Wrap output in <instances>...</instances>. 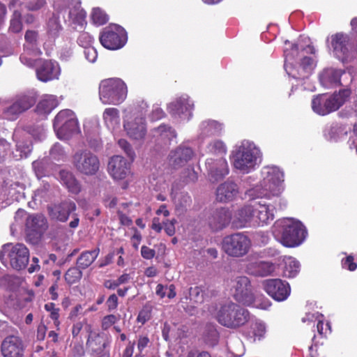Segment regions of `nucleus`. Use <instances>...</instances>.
I'll use <instances>...</instances> for the list:
<instances>
[{"mask_svg":"<svg viewBox=\"0 0 357 357\" xmlns=\"http://www.w3.org/2000/svg\"><path fill=\"white\" fill-rule=\"evenodd\" d=\"M273 234L284 246L293 248L304 241L307 231L301 222L293 218H283L275 222Z\"/></svg>","mask_w":357,"mask_h":357,"instance_id":"obj_4","label":"nucleus"},{"mask_svg":"<svg viewBox=\"0 0 357 357\" xmlns=\"http://www.w3.org/2000/svg\"><path fill=\"white\" fill-rule=\"evenodd\" d=\"M16 152L18 154H15V156H27L31 153L32 150V145L30 142L28 141H19L16 144Z\"/></svg>","mask_w":357,"mask_h":357,"instance_id":"obj_51","label":"nucleus"},{"mask_svg":"<svg viewBox=\"0 0 357 357\" xmlns=\"http://www.w3.org/2000/svg\"><path fill=\"white\" fill-rule=\"evenodd\" d=\"M40 36L37 30L27 29L24 33V49L35 53H42L40 48Z\"/></svg>","mask_w":357,"mask_h":357,"instance_id":"obj_34","label":"nucleus"},{"mask_svg":"<svg viewBox=\"0 0 357 357\" xmlns=\"http://www.w3.org/2000/svg\"><path fill=\"white\" fill-rule=\"evenodd\" d=\"M84 54L85 59L90 63H95L98 58V52L93 47L84 48Z\"/></svg>","mask_w":357,"mask_h":357,"instance_id":"obj_58","label":"nucleus"},{"mask_svg":"<svg viewBox=\"0 0 357 357\" xmlns=\"http://www.w3.org/2000/svg\"><path fill=\"white\" fill-rule=\"evenodd\" d=\"M61 74V68L56 61H45L36 70L37 78L43 82L58 79Z\"/></svg>","mask_w":357,"mask_h":357,"instance_id":"obj_24","label":"nucleus"},{"mask_svg":"<svg viewBox=\"0 0 357 357\" xmlns=\"http://www.w3.org/2000/svg\"><path fill=\"white\" fill-rule=\"evenodd\" d=\"M54 7L75 29H83L86 25V12L82 8L79 0H56Z\"/></svg>","mask_w":357,"mask_h":357,"instance_id":"obj_8","label":"nucleus"},{"mask_svg":"<svg viewBox=\"0 0 357 357\" xmlns=\"http://www.w3.org/2000/svg\"><path fill=\"white\" fill-rule=\"evenodd\" d=\"M232 156H259L260 149L250 140H243L236 143L231 151Z\"/></svg>","mask_w":357,"mask_h":357,"instance_id":"obj_29","label":"nucleus"},{"mask_svg":"<svg viewBox=\"0 0 357 357\" xmlns=\"http://www.w3.org/2000/svg\"><path fill=\"white\" fill-rule=\"evenodd\" d=\"M273 271L274 266L268 261H255L250 262L247 266V271L255 276H267L273 273Z\"/></svg>","mask_w":357,"mask_h":357,"instance_id":"obj_33","label":"nucleus"},{"mask_svg":"<svg viewBox=\"0 0 357 357\" xmlns=\"http://www.w3.org/2000/svg\"><path fill=\"white\" fill-rule=\"evenodd\" d=\"M350 95V91L344 89L338 93L329 96L319 94L312 100V110L317 114L324 116L338 109Z\"/></svg>","mask_w":357,"mask_h":357,"instance_id":"obj_9","label":"nucleus"},{"mask_svg":"<svg viewBox=\"0 0 357 357\" xmlns=\"http://www.w3.org/2000/svg\"><path fill=\"white\" fill-rule=\"evenodd\" d=\"M29 259V250L21 243L3 245L0 251V260L2 264L6 266L9 263L15 270L24 269L28 264Z\"/></svg>","mask_w":357,"mask_h":357,"instance_id":"obj_10","label":"nucleus"},{"mask_svg":"<svg viewBox=\"0 0 357 357\" xmlns=\"http://www.w3.org/2000/svg\"><path fill=\"white\" fill-rule=\"evenodd\" d=\"M32 165L38 178H41L46 175L47 165L42 160H35Z\"/></svg>","mask_w":357,"mask_h":357,"instance_id":"obj_54","label":"nucleus"},{"mask_svg":"<svg viewBox=\"0 0 357 357\" xmlns=\"http://www.w3.org/2000/svg\"><path fill=\"white\" fill-rule=\"evenodd\" d=\"M132 158H110L108 172L115 180H122L130 173Z\"/></svg>","mask_w":357,"mask_h":357,"instance_id":"obj_20","label":"nucleus"},{"mask_svg":"<svg viewBox=\"0 0 357 357\" xmlns=\"http://www.w3.org/2000/svg\"><path fill=\"white\" fill-rule=\"evenodd\" d=\"M153 138L157 143L154 148L155 153H162V149H165L169 142L176 137V133L172 127L162 124L151 130Z\"/></svg>","mask_w":357,"mask_h":357,"instance_id":"obj_16","label":"nucleus"},{"mask_svg":"<svg viewBox=\"0 0 357 357\" xmlns=\"http://www.w3.org/2000/svg\"><path fill=\"white\" fill-rule=\"evenodd\" d=\"M258 158H236L234 160V167L241 172L245 174L255 169L261 161H257Z\"/></svg>","mask_w":357,"mask_h":357,"instance_id":"obj_39","label":"nucleus"},{"mask_svg":"<svg viewBox=\"0 0 357 357\" xmlns=\"http://www.w3.org/2000/svg\"><path fill=\"white\" fill-rule=\"evenodd\" d=\"M91 19L96 26L105 24L109 18L106 13L100 8H93L91 13Z\"/></svg>","mask_w":357,"mask_h":357,"instance_id":"obj_46","label":"nucleus"},{"mask_svg":"<svg viewBox=\"0 0 357 357\" xmlns=\"http://www.w3.org/2000/svg\"><path fill=\"white\" fill-rule=\"evenodd\" d=\"M206 165L209 180L213 183L222 180L229 174L227 162L224 158H208Z\"/></svg>","mask_w":357,"mask_h":357,"instance_id":"obj_19","label":"nucleus"},{"mask_svg":"<svg viewBox=\"0 0 357 357\" xmlns=\"http://www.w3.org/2000/svg\"><path fill=\"white\" fill-rule=\"evenodd\" d=\"M102 118L105 126L109 130H114L120 125L119 111L116 108H106L103 112Z\"/></svg>","mask_w":357,"mask_h":357,"instance_id":"obj_38","label":"nucleus"},{"mask_svg":"<svg viewBox=\"0 0 357 357\" xmlns=\"http://www.w3.org/2000/svg\"><path fill=\"white\" fill-rule=\"evenodd\" d=\"M190 294L191 296L195 297L197 302L201 303L204 301V292L201 287L191 288Z\"/></svg>","mask_w":357,"mask_h":357,"instance_id":"obj_63","label":"nucleus"},{"mask_svg":"<svg viewBox=\"0 0 357 357\" xmlns=\"http://www.w3.org/2000/svg\"><path fill=\"white\" fill-rule=\"evenodd\" d=\"M167 109L174 119L188 122L193 115L194 102L188 94H181L169 102Z\"/></svg>","mask_w":357,"mask_h":357,"instance_id":"obj_13","label":"nucleus"},{"mask_svg":"<svg viewBox=\"0 0 357 357\" xmlns=\"http://www.w3.org/2000/svg\"><path fill=\"white\" fill-rule=\"evenodd\" d=\"M99 98L104 105H119L128 96L126 82L118 77L107 78L99 84Z\"/></svg>","mask_w":357,"mask_h":357,"instance_id":"obj_5","label":"nucleus"},{"mask_svg":"<svg viewBox=\"0 0 357 357\" xmlns=\"http://www.w3.org/2000/svg\"><path fill=\"white\" fill-rule=\"evenodd\" d=\"M93 42V38L87 32L82 33L77 39L78 44L84 48L92 47Z\"/></svg>","mask_w":357,"mask_h":357,"instance_id":"obj_55","label":"nucleus"},{"mask_svg":"<svg viewBox=\"0 0 357 357\" xmlns=\"http://www.w3.org/2000/svg\"><path fill=\"white\" fill-rule=\"evenodd\" d=\"M264 286L267 294L277 301L286 300L290 294L289 284L280 279L268 280Z\"/></svg>","mask_w":357,"mask_h":357,"instance_id":"obj_17","label":"nucleus"},{"mask_svg":"<svg viewBox=\"0 0 357 357\" xmlns=\"http://www.w3.org/2000/svg\"><path fill=\"white\" fill-rule=\"evenodd\" d=\"M42 53H33L30 51H26L23 48V52L20 56L21 63L28 67H32L35 64L36 59L40 56Z\"/></svg>","mask_w":357,"mask_h":357,"instance_id":"obj_47","label":"nucleus"},{"mask_svg":"<svg viewBox=\"0 0 357 357\" xmlns=\"http://www.w3.org/2000/svg\"><path fill=\"white\" fill-rule=\"evenodd\" d=\"M231 291L235 300L245 305H252L257 308L266 310L270 306L268 301L259 303L258 298H255L250 288L249 279L245 276H238L231 281Z\"/></svg>","mask_w":357,"mask_h":357,"instance_id":"obj_7","label":"nucleus"},{"mask_svg":"<svg viewBox=\"0 0 357 357\" xmlns=\"http://www.w3.org/2000/svg\"><path fill=\"white\" fill-rule=\"evenodd\" d=\"M29 132L35 138L38 140H42L45 138L46 135V129L42 125L37 126L29 130Z\"/></svg>","mask_w":357,"mask_h":357,"instance_id":"obj_56","label":"nucleus"},{"mask_svg":"<svg viewBox=\"0 0 357 357\" xmlns=\"http://www.w3.org/2000/svg\"><path fill=\"white\" fill-rule=\"evenodd\" d=\"M259 184L246 191V195L252 199L278 197L284 190V173L277 166H266L261 171Z\"/></svg>","mask_w":357,"mask_h":357,"instance_id":"obj_2","label":"nucleus"},{"mask_svg":"<svg viewBox=\"0 0 357 357\" xmlns=\"http://www.w3.org/2000/svg\"><path fill=\"white\" fill-rule=\"evenodd\" d=\"M86 345L93 351L98 352L107 346V342L104 337L96 332L90 331Z\"/></svg>","mask_w":357,"mask_h":357,"instance_id":"obj_40","label":"nucleus"},{"mask_svg":"<svg viewBox=\"0 0 357 357\" xmlns=\"http://www.w3.org/2000/svg\"><path fill=\"white\" fill-rule=\"evenodd\" d=\"M45 309L50 312V317L54 321L56 325L59 324V309L55 307V305L53 303H49L45 305Z\"/></svg>","mask_w":357,"mask_h":357,"instance_id":"obj_57","label":"nucleus"},{"mask_svg":"<svg viewBox=\"0 0 357 357\" xmlns=\"http://www.w3.org/2000/svg\"><path fill=\"white\" fill-rule=\"evenodd\" d=\"M238 192L237 184L233 181H227L217 188L216 199L220 202H231L238 196Z\"/></svg>","mask_w":357,"mask_h":357,"instance_id":"obj_28","label":"nucleus"},{"mask_svg":"<svg viewBox=\"0 0 357 357\" xmlns=\"http://www.w3.org/2000/svg\"><path fill=\"white\" fill-rule=\"evenodd\" d=\"M47 221L41 214L29 215L26 220V231L29 236L39 238L47 229Z\"/></svg>","mask_w":357,"mask_h":357,"instance_id":"obj_23","label":"nucleus"},{"mask_svg":"<svg viewBox=\"0 0 357 357\" xmlns=\"http://www.w3.org/2000/svg\"><path fill=\"white\" fill-rule=\"evenodd\" d=\"M151 318V311L148 308H143L137 316V320L138 322L144 324Z\"/></svg>","mask_w":357,"mask_h":357,"instance_id":"obj_64","label":"nucleus"},{"mask_svg":"<svg viewBox=\"0 0 357 357\" xmlns=\"http://www.w3.org/2000/svg\"><path fill=\"white\" fill-rule=\"evenodd\" d=\"M231 213L227 208L221 207L213 210L208 218L210 228L215 231H220L229 225Z\"/></svg>","mask_w":357,"mask_h":357,"instance_id":"obj_21","label":"nucleus"},{"mask_svg":"<svg viewBox=\"0 0 357 357\" xmlns=\"http://www.w3.org/2000/svg\"><path fill=\"white\" fill-rule=\"evenodd\" d=\"M332 53L339 60L344 61L349 55L351 49L350 37L344 33H337L330 38Z\"/></svg>","mask_w":357,"mask_h":357,"instance_id":"obj_15","label":"nucleus"},{"mask_svg":"<svg viewBox=\"0 0 357 357\" xmlns=\"http://www.w3.org/2000/svg\"><path fill=\"white\" fill-rule=\"evenodd\" d=\"M14 102L17 104L18 107L23 112L35 104L36 98L31 93L21 94L16 97Z\"/></svg>","mask_w":357,"mask_h":357,"instance_id":"obj_43","label":"nucleus"},{"mask_svg":"<svg viewBox=\"0 0 357 357\" xmlns=\"http://www.w3.org/2000/svg\"><path fill=\"white\" fill-rule=\"evenodd\" d=\"M251 245L250 238L243 233H234L223 238L222 249L229 256L239 257L246 255Z\"/></svg>","mask_w":357,"mask_h":357,"instance_id":"obj_14","label":"nucleus"},{"mask_svg":"<svg viewBox=\"0 0 357 357\" xmlns=\"http://www.w3.org/2000/svg\"><path fill=\"white\" fill-rule=\"evenodd\" d=\"M100 146V142L98 140H95L94 143L90 142L89 149H78L76 156H92L93 153L92 151H96Z\"/></svg>","mask_w":357,"mask_h":357,"instance_id":"obj_53","label":"nucleus"},{"mask_svg":"<svg viewBox=\"0 0 357 357\" xmlns=\"http://www.w3.org/2000/svg\"><path fill=\"white\" fill-rule=\"evenodd\" d=\"M24 344L17 336L10 335L1 344V354L3 357H22Z\"/></svg>","mask_w":357,"mask_h":357,"instance_id":"obj_25","label":"nucleus"},{"mask_svg":"<svg viewBox=\"0 0 357 357\" xmlns=\"http://www.w3.org/2000/svg\"><path fill=\"white\" fill-rule=\"evenodd\" d=\"M82 276V273L79 267H72L66 273L65 280L68 284H73L77 282L81 279Z\"/></svg>","mask_w":357,"mask_h":357,"instance_id":"obj_49","label":"nucleus"},{"mask_svg":"<svg viewBox=\"0 0 357 357\" xmlns=\"http://www.w3.org/2000/svg\"><path fill=\"white\" fill-rule=\"evenodd\" d=\"M10 8L13 10V13L10 20L9 31L11 33H20L22 30V13L18 8H21L20 0H12L10 3Z\"/></svg>","mask_w":357,"mask_h":357,"instance_id":"obj_31","label":"nucleus"},{"mask_svg":"<svg viewBox=\"0 0 357 357\" xmlns=\"http://www.w3.org/2000/svg\"><path fill=\"white\" fill-rule=\"evenodd\" d=\"M176 220L173 219L172 220H167L162 222L164 229L168 236H173L175 234V223Z\"/></svg>","mask_w":357,"mask_h":357,"instance_id":"obj_61","label":"nucleus"},{"mask_svg":"<svg viewBox=\"0 0 357 357\" xmlns=\"http://www.w3.org/2000/svg\"><path fill=\"white\" fill-rule=\"evenodd\" d=\"M344 74L341 70L328 68L320 75L319 79L321 84L325 87H330L340 82V77Z\"/></svg>","mask_w":357,"mask_h":357,"instance_id":"obj_36","label":"nucleus"},{"mask_svg":"<svg viewBox=\"0 0 357 357\" xmlns=\"http://www.w3.org/2000/svg\"><path fill=\"white\" fill-rule=\"evenodd\" d=\"M52 156H61L67 153L66 148L60 143H55L50 151Z\"/></svg>","mask_w":357,"mask_h":357,"instance_id":"obj_59","label":"nucleus"},{"mask_svg":"<svg viewBox=\"0 0 357 357\" xmlns=\"http://www.w3.org/2000/svg\"><path fill=\"white\" fill-rule=\"evenodd\" d=\"M225 128L224 123L215 119H207L202 121L197 128L198 140H204L212 136H220Z\"/></svg>","mask_w":357,"mask_h":357,"instance_id":"obj_22","label":"nucleus"},{"mask_svg":"<svg viewBox=\"0 0 357 357\" xmlns=\"http://www.w3.org/2000/svg\"><path fill=\"white\" fill-rule=\"evenodd\" d=\"M254 203L245 205L237 210L233 218L232 224L237 228L254 227Z\"/></svg>","mask_w":357,"mask_h":357,"instance_id":"obj_26","label":"nucleus"},{"mask_svg":"<svg viewBox=\"0 0 357 357\" xmlns=\"http://www.w3.org/2000/svg\"><path fill=\"white\" fill-rule=\"evenodd\" d=\"M147 108L146 102L144 100H137L123 109V130L130 139L139 142L145 138L147 134Z\"/></svg>","mask_w":357,"mask_h":357,"instance_id":"obj_3","label":"nucleus"},{"mask_svg":"<svg viewBox=\"0 0 357 357\" xmlns=\"http://www.w3.org/2000/svg\"><path fill=\"white\" fill-rule=\"evenodd\" d=\"M99 249L83 252L77 259V264L79 268H88L98 257Z\"/></svg>","mask_w":357,"mask_h":357,"instance_id":"obj_41","label":"nucleus"},{"mask_svg":"<svg viewBox=\"0 0 357 357\" xmlns=\"http://www.w3.org/2000/svg\"><path fill=\"white\" fill-rule=\"evenodd\" d=\"M76 208L75 203L70 199H66L47 207L51 218L61 222H66L70 213L74 212Z\"/></svg>","mask_w":357,"mask_h":357,"instance_id":"obj_18","label":"nucleus"},{"mask_svg":"<svg viewBox=\"0 0 357 357\" xmlns=\"http://www.w3.org/2000/svg\"><path fill=\"white\" fill-rule=\"evenodd\" d=\"M193 142L185 141L174 151V156H195L197 155L195 149L192 147Z\"/></svg>","mask_w":357,"mask_h":357,"instance_id":"obj_45","label":"nucleus"},{"mask_svg":"<svg viewBox=\"0 0 357 357\" xmlns=\"http://www.w3.org/2000/svg\"><path fill=\"white\" fill-rule=\"evenodd\" d=\"M59 176L61 183L66 187L70 192L78 194L80 192L81 185L71 172L61 170Z\"/></svg>","mask_w":357,"mask_h":357,"instance_id":"obj_37","label":"nucleus"},{"mask_svg":"<svg viewBox=\"0 0 357 357\" xmlns=\"http://www.w3.org/2000/svg\"><path fill=\"white\" fill-rule=\"evenodd\" d=\"M22 112L18 107L17 104H16L14 102L11 105L6 107L3 110V116L4 119H6L9 121H14L18 117V115Z\"/></svg>","mask_w":357,"mask_h":357,"instance_id":"obj_50","label":"nucleus"},{"mask_svg":"<svg viewBox=\"0 0 357 357\" xmlns=\"http://www.w3.org/2000/svg\"><path fill=\"white\" fill-rule=\"evenodd\" d=\"M214 316L219 324L229 328H236L249 319V312L238 305L228 301L216 308Z\"/></svg>","mask_w":357,"mask_h":357,"instance_id":"obj_6","label":"nucleus"},{"mask_svg":"<svg viewBox=\"0 0 357 357\" xmlns=\"http://www.w3.org/2000/svg\"><path fill=\"white\" fill-rule=\"evenodd\" d=\"M200 153L203 155H209L223 156L227 153V147L222 140L213 139L208 141L203 147L201 148Z\"/></svg>","mask_w":357,"mask_h":357,"instance_id":"obj_30","label":"nucleus"},{"mask_svg":"<svg viewBox=\"0 0 357 357\" xmlns=\"http://www.w3.org/2000/svg\"><path fill=\"white\" fill-rule=\"evenodd\" d=\"M100 162L98 158H79L76 162L77 169L86 175H92L98 170Z\"/></svg>","mask_w":357,"mask_h":357,"instance_id":"obj_35","label":"nucleus"},{"mask_svg":"<svg viewBox=\"0 0 357 357\" xmlns=\"http://www.w3.org/2000/svg\"><path fill=\"white\" fill-rule=\"evenodd\" d=\"M119 146L124 151L127 156H132L133 151L130 144L125 139L118 141Z\"/></svg>","mask_w":357,"mask_h":357,"instance_id":"obj_60","label":"nucleus"},{"mask_svg":"<svg viewBox=\"0 0 357 357\" xmlns=\"http://www.w3.org/2000/svg\"><path fill=\"white\" fill-rule=\"evenodd\" d=\"M59 105L57 97L52 94L43 95L36 107V112L40 115L46 116Z\"/></svg>","mask_w":357,"mask_h":357,"instance_id":"obj_32","label":"nucleus"},{"mask_svg":"<svg viewBox=\"0 0 357 357\" xmlns=\"http://www.w3.org/2000/svg\"><path fill=\"white\" fill-rule=\"evenodd\" d=\"M53 126L57 137L63 140L79 132L76 115L70 109L60 111L54 119Z\"/></svg>","mask_w":357,"mask_h":357,"instance_id":"obj_11","label":"nucleus"},{"mask_svg":"<svg viewBox=\"0 0 357 357\" xmlns=\"http://www.w3.org/2000/svg\"><path fill=\"white\" fill-rule=\"evenodd\" d=\"M61 26L59 22L58 17L53 15L47 22V32L51 38L57 36Z\"/></svg>","mask_w":357,"mask_h":357,"instance_id":"obj_48","label":"nucleus"},{"mask_svg":"<svg viewBox=\"0 0 357 357\" xmlns=\"http://www.w3.org/2000/svg\"><path fill=\"white\" fill-rule=\"evenodd\" d=\"M285 45H289L284 50L285 56L284 70L289 77L295 79H305L307 78L316 66L314 56H307L306 54H315L313 46L307 45L305 47L301 44H293L287 40Z\"/></svg>","mask_w":357,"mask_h":357,"instance_id":"obj_1","label":"nucleus"},{"mask_svg":"<svg viewBox=\"0 0 357 357\" xmlns=\"http://www.w3.org/2000/svg\"><path fill=\"white\" fill-rule=\"evenodd\" d=\"M254 227L264 226L271 223L274 219L273 208L261 202H254Z\"/></svg>","mask_w":357,"mask_h":357,"instance_id":"obj_27","label":"nucleus"},{"mask_svg":"<svg viewBox=\"0 0 357 357\" xmlns=\"http://www.w3.org/2000/svg\"><path fill=\"white\" fill-rule=\"evenodd\" d=\"M164 111L159 107H154L150 114V119L153 121L162 119L165 116Z\"/></svg>","mask_w":357,"mask_h":357,"instance_id":"obj_62","label":"nucleus"},{"mask_svg":"<svg viewBox=\"0 0 357 357\" xmlns=\"http://www.w3.org/2000/svg\"><path fill=\"white\" fill-rule=\"evenodd\" d=\"M99 40L106 49L116 50L122 48L128 40L127 33L121 26L110 24L104 28L100 33Z\"/></svg>","mask_w":357,"mask_h":357,"instance_id":"obj_12","label":"nucleus"},{"mask_svg":"<svg viewBox=\"0 0 357 357\" xmlns=\"http://www.w3.org/2000/svg\"><path fill=\"white\" fill-rule=\"evenodd\" d=\"M0 52L5 56L12 55L15 53V50L12 45L8 42L5 35H0Z\"/></svg>","mask_w":357,"mask_h":357,"instance_id":"obj_52","label":"nucleus"},{"mask_svg":"<svg viewBox=\"0 0 357 357\" xmlns=\"http://www.w3.org/2000/svg\"><path fill=\"white\" fill-rule=\"evenodd\" d=\"M283 274L287 278H294L300 271L299 262L293 257H288L284 261Z\"/></svg>","mask_w":357,"mask_h":357,"instance_id":"obj_42","label":"nucleus"},{"mask_svg":"<svg viewBox=\"0 0 357 357\" xmlns=\"http://www.w3.org/2000/svg\"><path fill=\"white\" fill-rule=\"evenodd\" d=\"M266 332L265 324L261 321L252 322L250 326V336L253 341L260 340L264 337Z\"/></svg>","mask_w":357,"mask_h":357,"instance_id":"obj_44","label":"nucleus"}]
</instances>
